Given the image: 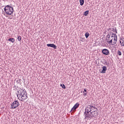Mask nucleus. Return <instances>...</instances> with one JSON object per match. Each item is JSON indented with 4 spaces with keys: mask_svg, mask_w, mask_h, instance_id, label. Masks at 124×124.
Wrapping results in <instances>:
<instances>
[{
    "mask_svg": "<svg viewBox=\"0 0 124 124\" xmlns=\"http://www.w3.org/2000/svg\"><path fill=\"white\" fill-rule=\"evenodd\" d=\"M111 35H112V36H113L114 38H115V37H116V36H117V35L116 34H114L113 32H111Z\"/></svg>",
    "mask_w": 124,
    "mask_h": 124,
    "instance_id": "obj_21",
    "label": "nucleus"
},
{
    "mask_svg": "<svg viewBox=\"0 0 124 124\" xmlns=\"http://www.w3.org/2000/svg\"><path fill=\"white\" fill-rule=\"evenodd\" d=\"M83 92H87V89H84Z\"/></svg>",
    "mask_w": 124,
    "mask_h": 124,
    "instance_id": "obj_26",
    "label": "nucleus"
},
{
    "mask_svg": "<svg viewBox=\"0 0 124 124\" xmlns=\"http://www.w3.org/2000/svg\"><path fill=\"white\" fill-rule=\"evenodd\" d=\"M79 2H80V5H84V3L85 2V0H79Z\"/></svg>",
    "mask_w": 124,
    "mask_h": 124,
    "instance_id": "obj_15",
    "label": "nucleus"
},
{
    "mask_svg": "<svg viewBox=\"0 0 124 124\" xmlns=\"http://www.w3.org/2000/svg\"><path fill=\"white\" fill-rule=\"evenodd\" d=\"M120 43L121 46H124V38L120 39Z\"/></svg>",
    "mask_w": 124,
    "mask_h": 124,
    "instance_id": "obj_11",
    "label": "nucleus"
},
{
    "mask_svg": "<svg viewBox=\"0 0 124 124\" xmlns=\"http://www.w3.org/2000/svg\"><path fill=\"white\" fill-rule=\"evenodd\" d=\"M117 41H118V38L117 36H115V37L113 39V44H112V45L116 44V43H117Z\"/></svg>",
    "mask_w": 124,
    "mask_h": 124,
    "instance_id": "obj_12",
    "label": "nucleus"
},
{
    "mask_svg": "<svg viewBox=\"0 0 124 124\" xmlns=\"http://www.w3.org/2000/svg\"><path fill=\"white\" fill-rule=\"evenodd\" d=\"M90 110L91 111V112H93V110H95L94 109H95V108L93 106H92L91 105H90Z\"/></svg>",
    "mask_w": 124,
    "mask_h": 124,
    "instance_id": "obj_14",
    "label": "nucleus"
},
{
    "mask_svg": "<svg viewBox=\"0 0 124 124\" xmlns=\"http://www.w3.org/2000/svg\"><path fill=\"white\" fill-rule=\"evenodd\" d=\"M27 93H25L23 95H22L20 97H19V100H21V101H24V100H26L27 98H28V96L27 95Z\"/></svg>",
    "mask_w": 124,
    "mask_h": 124,
    "instance_id": "obj_6",
    "label": "nucleus"
},
{
    "mask_svg": "<svg viewBox=\"0 0 124 124\" xmlns=\"http://www.w3.org/2000/svg\"><path fill=\"white\" fill-rule=\"evenodd\" d=\"M118 54L119 56H122V52L120 50H118Z\"/></svg>",
    "mask_w": 124,
    "mask_h": 124,
    "instance_id": "obj_22",
    "label": "nucleus"
},
{
    "mask_svg": "<svg viewBox=\"0 0 124 124\" xmlns=\"http://www.w3.org/2000/svg\"><path fill=\"white\" fill-rule=\"evenodd\" d=\"M102 70L101 72V73H106V71L107 70V68L105 66L102 67Z\"/></svg>",
    "mask_w": 124,
    "mask_h": 124,
    "instance_id": "obj_10",
    "label": "nucleus"
},
{
    "mask_svg": "<svg viewBox=\"0 0 124 124\" xmlns=\"http://www.w3.org/2000/svg\"><path fill=\"white\" fill-rule=\"evenodd\" d=\"M4 9L6 14H7L8 15H12V14H13V12L14 11L13 7L10 6V5H7L5 6Z\"/></svg>",
    "mask_w": 124,
    "mask_h": 124,
    "instance_id": "obj_2",
    "label": "nucleus"
},
{
    "mask_svg": "<svg viewBox=\"0 0 124 124\" xmlns=\"http://www.w3.org/2000/svg\"><path fill=\"white\" fill-rule=\"evenodd\" d=\"M106 38H107V40L108 42L109 43V44H110L111 45H113V39H114L113 36L111 35L110 37V35H107Z\"/></svg>",
    "mask_w": 124,
    "mask_h": 124,
    "instance_id": "obj_4",
    "label": "nucleus"
},
{
    "mask_svg": "<svg viewBox=\"0 0 124 124\" xmlns=\"http://www.w3.org/2000/svg\"><path fill=\"white\" fill-rule=\"evenodd\" d=\"M102 52L104 55H109L110 54V52H109V50L105 48L102 50Z\"/></svg>",
    "mask_w": 124,
    "mask_h": 124,
    "instance_id": "obj_8",
    "label": "nucleus"
},
{
    "mask_svg": "<svg viewBox=\"0 0 124 124\" xmlns=\"http://www.w3.org/2000/svg\"><path fill=\"white\" fill-rule=\"evenodd\" d=\"M25 93H27V91L25 89L21 91H18L17 97H21V96L25 94Z\"/></svg>",
    "mask_w": 124,
    "mask_h": 124,
    "instance_id": "obj_5",
    "label": "nucleus"
},
{
    "mask_svg": "<svg viewBox=\"0 0 124 124\" xmlns=\"http://www.w3.org/2000/svg\"><path fill=\"white\" fill-rule=\"evenodd\" d=\"M85 36L86 38H88V37H89V36H90V33H89L88 32H86L85 34Z\"/></svg>",
    "mask_w": 124,
    "mask_h": 124,
    "instance_id": "obj_16",
    "label": "nucleus"
},
{
    "mask_svg": "<svg viewBox=\"0 0 124 124\" xmlns=\"http://www.w3.org/2000/svg\"><path fill=\"white\" fill-rule=\"evenodd\" d=\"M17 40H18V41H21V40H22V37L21 36H18Z\"/></svg>",
    "mask_w": 124,
    "mask_h": 124,
    "instance_id": "obj_19",
    "label": "nucleus"
},
{
    "mask_svg": "<svg viewBox=\"0 0 124 124\" xmlns=\"http://www.w3.org/2000/svg\"><path fill=\"white\" fill-rule=\"evenodd\" d=\"M20 106V104L18 101H14L11 104V108L12 109H16L17 107Z\"/></svg>",
    "mask_w": 124,
    "mask_h": 124,
    "instance_id": "obj_3",
    "label": "nucleus"
},
{
    "mask_svg": "<svg viewBox=\"0 0 124 124\" xmlns=\"http://www.w3.org/2000/svg\"><path fill=\"white\" fill-rule=\"evenodd\" d=\"M46 46L47 47H51V48H54V49H57V46L54 44H48Z\"/></svg>",
    "mask_w": 124,
    "mask_h": 124,
    "instance_id": "obj_9",
    "label": "nucleus"
},
{
    "mask_svg": "<svg viewBox=\"0 0 124 124\" xmlns=\"http://www.w3.org/2000/svg\"><path fill=\"white\" fill-rule=\"evenodd\" d=\"M80 105V104L78 103H77L74 106V107L72 108V109L71 111H76V109H77V108H78V107H79V106Z\"/></svg>",
    "mask_w": 124,
    "mask_h": 124,
    "instance_id": "obj_7",
    "label": "nucleus"
},
{
    "mask_svg": "<svg viewBox=\"0 0 124 124\" xmlns=\"http://www.w3.org/2000/svg\"><path fill=\"white\" fill-rule=\"evenodd\" d=\"M87 93H88L87 92H83V95H84V96H86L87 95Z\"/></svg>",
    "mask_w": 124,
    "mask_h": 124,
    "instance_id": "obj_25",
    "label": "nucleus"
},
{
    "mask_svg": "<svg viewBox=\"0 0 124 124\" xmlns=\"http://www.w3.org/2000/svg\"><path fill=\"white\" fill-rule=\"evenodd\" d=\"M61 87H62V89H65V85L63 84H61Z\"/></svg>",
    "mask_w": 124,
    "mask_h": 124,
    "instance_id": "obj_20",
    "label": "nucleus"
},
{
    "mask_svg": "<svg viewBox=\"0 0 124 124\" xmlns=\"http://www.w3.org/2000/svg\"><path fill=\"white\" fill-rule=\"evenodd\" d=\"M108 35H109V37L112 36V32H108Z\"/></svg>",
    "mask_w": 124,
    "mask_h": 124,
    "instance_id": "obj_24",
    "label": "nucleus"
},
{
    "mask_svg": "<svg viewBox=\"0 0 124 124\" xmlns=\"http://www.w3.org/2000/svg\"><path fill=\"white\" fill-rule=\"evenodd\" d=\"M112 30V28H109V29H108V31H110V30Z\"/></svg>",
    "mask_w": 124,
    "mask_h": 124,
    "instance_id": "obj_27",
    "label": "nucleus"
},
{
    "mask_svg": "<svg viewBox=\"0 0 124 124\" xmlns=\"http://www.w3.org/2000/svg\"><path fill=\"white\" fill-rule=\"evenodd\" d=\"M20 81H21V79H20L17 81V82H18V84H19V85H21V84H22V82H21Z\"/></svg>",
    "mask_w": 124,
    "mask_h": 124,
    "instance_id": "obj_23",
    "label": "nucleus"
},
{
    "mask_svg": "<svg viewBox=\"0 0 124 124\" xmlns=\"http://www.w3.org/2000/svg\"><path fill=\"white\" fill-rule=\"evenodd\" d=\"M88 14H89V11H86L84 13V16H87Z\"/></svg>",
    "mask_w": 124,
    "mask_h": 124,
    "instance_id": "obj_17",
    "label": "nucleus"
},
{
    "mask_svg": "<svg viewBox=\"0 0 124 124\" xmlns=\"http://www.w3.org/2000/svg\"><path fill=\"white\" fill-rule=\"evenodd\" d=\"M8 41L12 42V43H14L15 42V39L13 38L9 39Z\"/></svg>",
    "mask_w": 124,
    "mask_h": 124,
    "instance_id": "obj_13",
    "label": "nucleus"
},
{
    "mask_svg": "<svg viewBox=\"0 0 124 124\" xmlns=\"http://www.w3.org/2000/svg\"><path fill=\"white\" fill-rule=\"evenodd\" d=\"M111 31H113V32H116V33H117V29H116V28L114 29V28H111Z\"/></svg>",
    "mask_w": 124,
    "mask_h": 124,
    "instance_id": "obj_18",
    "label": "nucleus"
},
{
    "mask_svg": "<svg viewBox=\"0 0 124 124\" xmlns=\"http://www.w3.org/2000/svg\"><path fill=\"white\" fill-rule=\"evenodd\" d=\"M84 115L85 116L84 120L86 119H87V120H92L93 118L98 116V112L94 109H93V111H91V107H90V105H88L87 107L85 108Z\"/></svg>",
    "mask_w": 124,
    "mask_h": 124,
    "instance_id": "obj_1",
    "label": "nucleus"
}]
</instances>
